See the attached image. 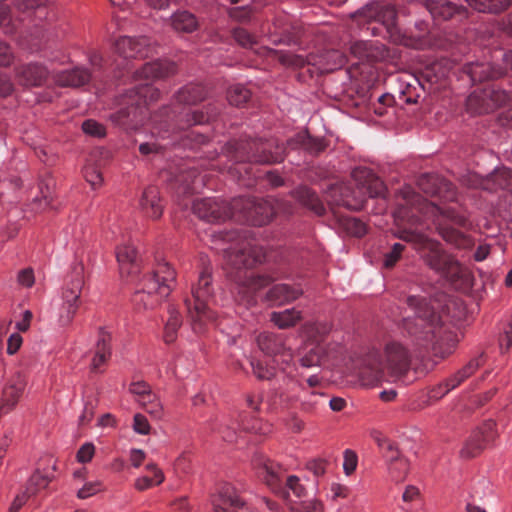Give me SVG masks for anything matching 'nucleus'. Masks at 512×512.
Segmentation results:
<instances>
[{"mask_svg": "<svg viewBox=\"0 0 512 512\" xmlns=\"http://www.w3.org/2000/svg\"><path fill=\"white\" fill-rule=\"evenodd\" d=\"M419 188L427 195L437 197L441 204L429 202L417 194L411 187L402 191L401 199L394 212L397 226L395 235L412 243L423 262L439 275L454 280L460 276L461 265L442 245L414 228L422 219H430L436 225L440 236L458 249H470L473 239L463 232L451 227L449 223L468 228L470 222L466 211L457 203V193L451 182L437 174H424L418 180Z\"/></svg>", "mask_w": 512, "mask_h": 512, "instance_id": "1", "label": "nucleus"}, {"mask_svg": "<svg viewBox=\"0 0 512 512\" xmlns=\"http://www.w3.org/2000/svg\"><path fill=\"white\" fill-rule=\"evenodd\" d=\"M214 241L229 244L222 248L227 265L231 267V278L236 284L237 298L245 305L255 303L256 293L270 284L273 278L254 274L251 269L266 259L264 249L242 235L239 231H214Z\"/></svg>", "mask_w": 512, "mask_h": 512, "instance_id": "2", "label": "nucleus"}, {"mask_svg": "<svg viewBox=\"0 0 512 512\" xmlns=\"http://www.w3.org/2000/svg\"><path fill=\"white\" fill-rule=\"evenodd\" d=\"M175 73V63L168 60L148 62L136 70L135 86L123 96L124 107L111 115L112 121L125 130L138 129L148 117V106L160 97V91L152 83Z\"/></svg>", "mask_w": 512, "mask_h": 512, "instance_id": "3", "label": "nucleus"}, {"mask_svg": "<svg viewBox=\"0 0 512 512\" xmlns=\"http://www.w3.org/2000/svg\"><path fill=\"white\" fill-rule=\"evenodd\" d=\"M219 113V108L209 104L205 110L191 111L187 108L171 109L162 108L159 113L151 117L152 130L148 141L139 144V153L144 157L162 154L169 144H180L183 147H193L188 140L193 134H186L184 137L177 136L193 125H201L213 120Z\"/></svg>", "mask_w": 512, "mask_h": 512, "instance_id": "4", "label": "nucleus"}, {"mask_svg": "<svg viewBox=\"0 0 512 512\" xmlns=\"http://www.w3.org/2000/svg\"><path fill=\"white\" fill-rule=\"evenodd\" d=\"M405 303L414 313L403 319L402 327L416 345L431 349L436 356L450 355L458 342L457 336L445 327L441 315L425 296L408 295Z\"/></svg>", "mask_w": 512, "mask_h": 512, "instance_id": "5", "label": "nucleus"}, {"mask_svg": "<svg viewBox=\"0 0 512 512\" xmlns=\"http://www.w3.org/2000/svg\"><path fill=\"white\" fill-rule=\"evenodd\" d=\"M411 364L409 350L400 342L389 341L383 351L371 350L362 356L358 377L364 386H376L390 378L404 376Z\"/></svg>", "mask_w": 512, "mask_h": 512, "instance_id": "6", "label": "nucleus"}, {"mask_svg": "<svg viewBox=\"0 0 512 512\" xmlns=\"http://www.w3.org/2000/svg\"><path fill=\"white\" fill-rule=\"evenodd\" d=\"M287 147L284 144H279L275 140H262V139H240L229 144L228 151L231 158L238 165L243 167L236 168L238 173L242 170L251 178H261L260 174L256 175L252 172V164H273L282 162L286 155Z\"/></svg>", "mask_w": 512, "mask_h": 512, "instance_id": "7", "label": "nucleus"}, {"mask_svg": "<svg viewBox=\"0 0 512 512\" xmlns=\"http://www.w3.org/2000/svg\"><path fill=\"white\" fill-rule=\"evenodd\" d=\"M176 272L167 262L157 264L152 274L143 278L141 288L135 292L132 302L137 311L155 308L171 293Z\"/></svg>", "mask_w": 512, "mask_h": 512, "instance_id": "8", "label": "nucleus"}, {"mask_svg": "<svg viewBox=\"0 0 512 512\" xmlns=\"http://www.w3.org/2000/svg\"><path fill=\"white\" fill-rule=\"evenodd\" d=\"M211 284V272L206 267L200 273L197 284L192 287V298L184 300L192 329L196 334H203L207 330V325L215 319L214 312L209 307L213 299Z\"/></svg>", "mask_w": 512, "mask_h": 512, "instance_id": "9", "label": "nucleus"}, {"mask_svg": "<svg viewBox=\"0 0 512 512\" xmlns=\"http://www.w3.org/2000/svg\"><path fill=\"white\" fill-rule=\"evenodd\" d=\"M359 27L376 23L378 26L367 27L373 35H381L382 30L395 43L408 45L397 26V12L394 6L380 2H371L352 15Z\"/></svg>", "mask_w": 512, "mask_h": 512, "instance_id": "10", "label": "nucleus"}, {"mask_svg": "<svg viewBox=\"0 0 512 512\" xmlns=\"http://www.w3.org/2000/svg\"><path fill=\"white\" fill-rule=\"evenodd\" d=\"M253 467L260 480H262L273 493L288 499L291 491L294 496L301 498L306 495L305 487L297 476L290 475L284 479L281 467L264 455H256L252 460Z\"/></svg>", "mask_w": 512, "mask_h": 512, "instance_id": "11", "label": "nucleus"}, {"mask_svg": "<svg viewBox=\"0 0 512 512\" xmlns=\"http://www.w3.org/2000/svg\"><path fill=\"white\" fill-rule=\"evenodd\" d=\"M235 219L255 226L269 223L280 209L278 201L257 199L255 197H238L232 200Z\"/></svg>", "mask_w": 512, "mask_h": 512, "instance_id": "12", "label": "nucleus"}, {"mask_svg": "<svg viewBox=\"0 0 512 512\" xmlns=\"http://www.w3.org/2000/svg\"><path fill=\"white\" fill-rule=\"evenodd\" d=\"M85 287V267L82 262L75 263L67 275L62 288V308L60 323H71L81 305V294Z\"/></svg>", "mask_w": 512, "mask_h": 512, "instance_id": "13", "label": "nucleus"}, {"mask_svg": "<svg viewBox=\"0 0 512 512\" xmlns=\"http://www.w3.org/2000/svg\"><path fill=\"white\" fill-rule=\"evenodd\" d=\"M256 341L263 353L268 356L280 357V360L275 361L280 365L281 371L290 380H296L298 369L292 362L293 355L291 349L286 347L284 334L262 332L257 336Z\"/></svg>", "mask_w": 512, "mask_h": 512, "instance_id": "14", "label": "nucleus"}, {"mask_svg": "<svg viewBox=\"0 0 512 512\" xmlns=\"http://www.w3.org/2000/svg\"><path fill=\"white\" fill-rule=\"evenodd\" d=\"M511 101V95L494 85L474 90L466 100V110L472 115L492 112Z\"/></svg>", "mask_w": 512, "mask_h": 512, "instance_id": "15", "label": "nucleus"}, {"mask_svg": "<svg viewBox=\"0 0 512 512\" xmlns=\"http://www.w3.org/2000/svg\"><path fill=\"white\" fill-rule=\"evenodd\" d=\"M279 60L282 64L294 68H302L305 65H319L325 71H333L346 63V56L338 50H328L320 57L286 52L279 55Z\"/></svg>", "mask_w": 512, "mask_h": 512, "instance_id": "16", "label": "nucleus"}, {"mask_svg": "<svg viewBox=\"0 0 512 512\" xmlns=\"http://www.w3.org/2000/svg\"><path fill=\"white\" fill-rule=\"evenodd\" d=\"M193 213L202 220L218 223L228 218H235L232 201L230 203L216 198L196 199L192 203Z\"/></svg>", "mask_w": 512, "mask_h": 512, "instance_id": "17", "label": "nucleus"}, {"mask_svg": "<svg viewBox=\"0 0 512 512\" xmlns=\"http://www.w3.org/2000/svg\"><path fill=\"white\" fill-rule=\"evenodd\" d=\"M169 174L170 181L178 195L197 192L204 180V177L190 163L181 164V166Z\"/></svg>", "mask_w": 512, "mask_h": 512, "instance_id": "18", "label": "nucleus"}, {"mask_svg": "<svg viewBox=\"0 0 512 512\" xmlns=\"http://www.w3.org/2000/svg\"><path fill=\"white\" fill-rule=\"evenodd\" d=\"M497 436L496 423L493 420L485 421L466 441L461 450V455L466 458L475 457L490 443L494 442Z\"/></svg>", "mask_w": 512, "mask_h": 512, "instance_id": "19", "label": "nucleus"}, {"mask_svg": "<svg viewBox=\"0 0 512 512\" xmlns=\"http://www.w3.org/2000/svg\"><path fill=\"white\" fill-rule=\"evenodd\" d=\"M497 436L496 423L493 420L485 421L466 441L461 450V455L466 458L475 457L490 443L494 442Z\"/></svg>", "mask_w": 512, "mask_h": 512, "instance_id": "20", "label": "nucleus"}, {"mask_svg": "<svg viewBox=\"0 0 512 512\" xmlns=\"http://www.w3.org/2000/svg\"><path fill=\"white\" fill-rule=\"evenodd\" d=\"M114 51L125 59L145 58L153 51V42L147 36H121L114 42Z\"/></svg>", "mask_w": 512, "mask_h": 512, "instance_id": "21", "label": "nucleus"}, {"mask_svg": "<svg viewBox=\"0 0 512 512\" xmlns=\"http://www.w3.org/2000/svg\"><path fill=\"white\" fill-rule=\"evenodd\" d=\"M352 178L361 194H368L370 198H384L386 187L370 169L358 167L352 171Z\"/></svg>", "mask_w": 512, "mask_h": 512, "instance_id": "22", "label": "nucleus"}, {"mask_svg": "<svg viewBox=\"0 0 512 512\" xmlns=\"http://www.w3.org/2000/svg\"><path fill=\"white\" fill-rule=\"evenodd\" d=\"M214 512H237L245 506L244 501L239 497L237 490L229 483L222 484L218 493L212 500Z\"/></svg>", "mask_w": 512, "mask_h": 512, "instance_id": "23", "label": "nucleus"}, {"mask_svg": "<svg viewBox=\"0 0 512 512\" xmlns=\"http://www.w3.org/2000/svg\"><path fill=\"white\" fill-rule=\"evenodd\" d=\"M423 3L434 18L444 20L456 18L461 21L468 16L465 7L457 6L447 0H423Z\"/></svg>", "mask_w": 512, "mask_h": 512, "instance_id": "24", "label": "nucleus"}, {"mask_svg": "<svg viewBox=\"0 0 512 512\" xmlns=\"http://www.w3.org/2000/svg\"><path fill=\"white\" fill-rule=\"evenodd\" d=\"M50 75L47 67L40 63L24 64L16 69V76L24 86H41Z\"/></svg>", "mask_w": 512, "mask_h": 512, "instance_id": "25", "label": "nucleus"}, {"mask_svg": "<svg viewBox=\"0 0 512 512\" xmlns=\"http://www.w3.org/2000/svg\"><path fill=\"white\" fill-rule=\"evenodd\" d=\"M139 205L146 217L152 220L159 219L163 214L164 205L158 187L148 186L145 188L140 197Z\"/></svg>", "mask_w": 512, "mask_h": 512, "instance_id": "26", "label": "nucleus"}, {"mask_svg": "<svg viewBox=\"0 0 512 512\" xmlns=\"http://www.w3.org/2000/svg\"><path fill=\"white\" fill-rule=\"evenodd\" d=\"M464 72L472 82H482L488 79L499 78L505 74L502 67H494L489 62H471L465 65Z\"/></svg>", "mask_w": 512, "mask_h": 512, "instance_id": "27", "label": "nucleus"}, {"mask_svg": "<svg viewBox=\"0 0 512 512\" xmlns=\"http://www.w3.org/2000/svg\"><path fill=\"white\" fill-rule=\"evenodd\" d=\"M52 77L59 86L80 87L90 81L91 74L87 69L77 67L72 70L55 73Z\"/></svg>", "mask_w": 512, "mask_h": 512, "instance_id": "28", "label": "nucleus"}, {"mask_svg": "<svg viewBox=\"0 0 512 512\" xmlns=\"http://www.w3.org/2000/svg\"><path fill=\"white\" fill-rule=\"evenodd\" d=\"M116 258L122 275H132L139 271L140 264L137 251L132 245L125 244L119 246L116 250Z\"/></svg>", "mask_w": 512, "mask_h": 512, "instance_id": "29", "label": "nucleus"}, {"mask_svg": "<svg viewBox=\"0 0 512 512\" xmlns=\"http://www.w3.org/2000/svg\"><path fill=\"white\" fill-rule=\"evenodd\" d=\"M111 334L100 329L95 347V355L92 359V370L99 371L101 365L105 364L111 357Z\"/></svg>", "mask_w": 512, "mask_h": 512, "instance_id": "30", "label": "nucleus"}, {"mask_svg": "<svg viewBox=\"0 0 512 512\" xmlns=\"http://www.w3.org/2000/svg\"><path fill=\"white\" fill-rule=\"evenodd\" d=\"M302 293L300 288L287 284H276L267 292L266 298L274 304L281 305L296 300Z\"/></svg>", "mask_w": 512, "mask_h": 512, "instance_id": "31", "label": "nucleus"}, {"mask_svg": "<svg viewBox=\"0 0 512 512\" xmlns=\"http://www.w3.org/2000/svg\"><path fill=\"white\" fill-rule=\"evenodd\" d=\"M293 197L303 206L321 216L325 213V206L314 191L302 186L293 191Z\"/></svg>", "mask_w": 512, "mask_h": 512, "instance_id": "32", "label": "nucleus"}, {"mask_svg": "<svg viewBox=\"0 0 512 512\" xmlns=\"http://www.w3.org/2000/svg\"><path fill=\"white\" fill-rule=\"evenodd\" d=\"M206 97V90L201 84H188L182 87L175 95L178 104L195 105Z\"/></svg>", "mask_w": 512, "mask_h": 512, "instance_id": "33", "label": "nucleus"}, {"mask_svg": "<svg viewBox=\"0 0 512 512\" xmlns=\"http://www.w3.org/2000/svg\"><path fill=\"white\" fill-rule=\"evenodd\" d=\"M349 189L346 186H332L330 191L327 194L326 200L332 204L337 206H344L348 209H361L364 206V200L356 201L352 203V201L347 196Z\"/></svg>", "mask_w": 512, "mask_h": 512, "instance_id": "34", "label": "nucleus"}, {"mask_svg": "<svg viewBox=\"0 0 512 512\" xmlns=\"http://www.w3.org/2000/svg\"><path fill=\"white\" fill-rule=\"evenodd\" d=\"M233 38L235 41L246 49L253 50L259 55L278 54L274 50L267 49L265 47H259L258 41L254 35L249 33L244 28H235L233 30Z\"/></svg>", "mask_w": 512, "mask_h": 512, "instance_id": "35", "label": "nucleus"}, {"mask_svg": "<svg viewBox=\"0 0 512 512\" xmlns=\"http://www.w3.org/2000/svg\"><path fill=\"white\" fill-rule=\"evenodd\" d=\"M171 26L176 32L192 33L198 28L199 22L194 14L178 11L171 16Z\"/></svg>", "mask_w": 512, "mask_h": 512, "instance_id": "36", "label": "nucleus"}, {"mask_svg": "<svg viewBox=\"0 0 512 512\" xmlns=\"http://www.w3.org/2000/svg\"><path fill=\"white\" fill-rule=\"evenodd\" d=\"M473 9L484 13H500L506 10L512 0H466Z\"/></svg>", "mask_w": 512, "mask_h": 512, "instance_id": "37", "label": "nucleus"}, {"mask_svg": "<svg viewBox=\"0 0 512 512\" xmlns=\"http://www.w3.org/2000/svg\"><path fill=\"white\" fill-rule=\"evenodd\" d=\"M301 318V312L295 308L286 309L281 312H272L270 317L271 321L280 329L294 326Z\"/></svg>", "mask_w": 512, "mask_h": 512, "instance_id": "38", "label": "nucleus"}, {"mask_svg": "<svg viewBox=\"0 0 512 512\" xmlns=\"http://www.w3.org/2000/svg\"><path fill=\"white\" fill-rule=\"evenodd\" d=\"M296 144H300L310 153L318 154L322 152L326 144L322 139L313 138L308 134H298L295 139H291L287 142V146L292 148L296 147Z\"/></svg>", "mask_w": 512, "mask_h": 512, "instance_id": "39", "label": "nucleus"}, {"mask_svg": "<svg viewBox=\"0 0 512 512\" xmlns=\"http://www.w3.org/2000/svg\"><path fill=\"white\" fill-rule=\"evenodd\" d=\"M488 180L492 187L489 191L497 189L512 190V170L508 168L496 169L488 175Z\"/></svg>", "mask_w": 512, "mask_h": 512, "instance_id": "40", "label": "nucleus"}, {"mask_svg": "<svg viewBox=\"0 0 512 512\" xmlns=\"http://www.w3.org/2000/svg\"><path fill=\"white\" fill-rule=\"evenodd\" d=\"M325 358V351L322 344H309L306 347V353L300 359L301 366L310 368L321 365Z\"/></svg>", "mask_w": 512, "mask_h": 512, "instance_id": "41", "label": "nucleus"}, {"mask_svg": "<svg viewBox=\"0 0 512 512\" xmlns=\"http://www.w3.org/2000/svg\"><path fill=\"white\" fill-rule=\"evenodd\" d=\"M146 469L153 473V477L143 476L136 480L135 487L140 491H144L154 485H159L164 481L163 472L154 463H148Z\"/></svg>", "mask_w": 512, "mask_h": 512, "instance_id": "42", "label": "nucleus"}, {"mask_svg": "<svg viewBox=\"0 0 512 512\" xmlns=\"http://www.w3.org/2000/svg\"><path fill=\"white\" fill-rule=\"evenodd\" d=\"M169 318L165 324L164 328V341L167 344L173 343L176 340L177 331L181 326L182 320L179 312L173 308H169Z\"/></svg>", "mask_w": 512, "mask_h": 512, "instance_id": "43", "label": "nucleus"}, {"mask_svg": "<svg viewBox=\"0 0 512 512\" xmlns=\"http://www.w3.org/2000/svg\"><path fill=\"white\" fill-rule=\"evenodd\" d=\"M330 329V326L326 323H312L305 326L304 333L311 344H321Z\"/></svg>", "mask_w": 512, "mask_h": 512, "instance_id": "44", "label": "nucleus"}, {"mask_svg": "<svg viewBox=\"0 0 512 512\" xmlns=\"http://www.w3.org/2000/svg\"><path fill=\"white\" fill-rule=\"evenodd\" d=\"M53 476L48 474H43L39 471H36L30 478L26 491H24L29 497L35 495L40 490L46 488L48 484L51 482Z\"/></svg>", "mask_w": 512, "mask_h": 512, "instance_id": "45", "label": "nucleus"}, {"mask_svg": "<svg viewBox=\"0 0 512 512\" xmlns=\"http://www.w3.org/2000/svg\"><path fill=\"white\" fill-rule=\"evenodd\" d=\"M485 362L484 354H480L474 359L470 360L464 367L459 369L453 375L458 379L461 384L471 377Z\"/></svg>", "mask_w": 512, "mask_h": 512, "instance_id": "46", "label": "nucleus"}, {"mask_svg": "<svg viewBox=\"0 0 512 512\" xmlns=\"http://www.w3.org/2000/svg\"><path fill=\"white\" fill-rule=\"evenodd\" d=\"M251 97V92L244 86L237 84L229 88L227 99L231 105L241 106Z\"/></svg>", "mask_w": 512, "mask_h": 512, "instance_id": "47", "label": "nucleus"}, {"mask_svg": "<svg viewBox=\"0 0 512 512\" xmlns=\"http://www.w3.org/2000/svg\"><path fill=\"white\" fill-rule=\"evenodd\" d=\"M404 250L405 245L401 243H394L387 252L383 253V267L386 269H392L401 259Z\"/></svg>", "mask_w": 512, "mask_h": 512, "instance_id": "48", "label": "nucleus"}, {"mask_svg": "<svg viewBox=\"0 0 512 512\" xmlns=\"http://www.w3.org/2000/svg\"><path fill=\"white\" fill-rule=\"evenodd\" d=\"M367 61H385L390 58V50L379 41L369 42Z\"/></svg>", "mask_w": 512, "mask_h": 512, "instance_id": "49", "label": "nucleus"}, {"mask_svg": "<svg viewBox=\"0 0 512 512\" xmlns=\"http://www.w3.org/2000/svg\"><path fill=\"white\" fill-rule=\"evenodd\" d=\"M15 6L21 12L35 10L39 18H42L46 14L43 0H15Z\"/></svg>", "mask_w": 512, "mask_h": 512, "instance_id": "50", "label": "nucleus"}, {"mask_svg": "<svg viewBox=\"0 0 512 512\" xmlns=\"http://www.w3.org/2000/svg\"><path fill=\"white\" fill-rule=\"evenodd\" d=\"M343 228L346 232L355 237H362L366 234V224L354 217H346L342 220Z\"/></svg>", "mask_w": 512, "mask_h": 512, "instance_id": "51", "label": "nucleus"}, {"mask_svg": "<svg viewBox=\"0 0 512 512\" xmlns=\"http://www.w3.org/2000/svg\"><path fill=\"white\" fill-rule=\"evenodd\" d=\"M389 475L392 480L399 482L405 479L409 464L406 458L400 459L387 465Z\"/></svg>", "mask_w": 512, "mask_h": 512, "instance_id": "52", "label": "nucleus"}, {"mask_svg": "<svg viewBox=\"0 0 512 512\" xmlns=\"http://www.w3.org/2000/svg\"><path fill=\"white\" fill-rule=\"evenodd\" d=\"M499 347L502 354L507 353L512 347V315L503 324L499 335Z\"/></svg>", "mask_w": 512, "mask_h": 512, "instance_id": "53", "label": "nucleus"}, {"mask_svg": "<svg viewBox=\"0 0 512 512\" xmlns=\"http://www.w3.org/2000/svg\"><path fill=\"white\" fill-rule=\"evenodd\" d=\"M289 509L290 512H323V505L320 501L312 499L309 501L292 503Z\"/></svg>", "mask_w": 512, "mask_h": 512, "instance_id": "54", "label": "nucleus"}, {"mask_svg": "<svg viewBox=\"0 0 512 512\" xmlns=\"http://www.w3.org/2000/svg\"><path fill=\"white\" fill-rule=\"evenodd\" d=\"M254 375L260 380H270L275 375V369L261 361L251 360L250 362Z\"/></svg>", "mask_w": 512, "mask_h": 512, "instance_id": "55", "label": "nucleus"}, {"mask_svg": "<svg viewBox=\"0 0 512 512\" xmlns=\"http://www.w3.org/2000/svg\"><path fill=\"white\" fill-rule=\"evenodd\" d=\"M462 183L470 188H481L484 190L491 189L489 185L488 176L486 178L480 177L476 173H468L462 177Z\"/></svg>", "mask_w": 512, "mask_h": 512, "instance_id": "56", "label": "nucleus"}, {"mask_svg": "<svg viewBox=\"0 0 512 512\" xmlns=\"http://www.w3.org/2000/svg\"><path fill=\"white\" fill-rule=\"evenodd\" d=\"M82 130L85 134L102 138L106 135L105 127L93 119L85 120L82 124Z\"/></svg>", "mask_w": 512, "mask_h": 512, "instance_id": "57", "label": "nucleus"}, {"mask_svg": "<svg viewBox=\"0 0 512 512\" xmlns=\"http://www.w3.org/2000/svg\"><path fill=\"white\" fill-rule=\"evenodd\" d=\"M84 177L93 188H96L102 183V174L99 168L95 165L88 164L84 168Z\"/></svg>", "mask_w": 512, "mask_h": 512, "instance_id": "58", "label": "nucleus"}, {"mask_svg": "<svg viewBox=\"0 0 512 512\" xmlns=\"http://www.w3.org/2000/svg\"><path fill=\"white\" fill-rule=\"evenodd\" d=\"M369 42L370 41L353 42L350 46L351 55L359 60H367L368 59V51H369V47H370Z\"/></svg>", "mask_w": 512, "mask_h": 512, "instance_id": "59", "label": "nucleus"}, {"mask_svg": "<svg viewBox=\"0 0 512 512\" xmlns=\"http://www.w3.org/2000/svg\"><path fill=\"white\" fill-rule=\"evenodd\" d=\"M358 463V457L356 453L350 449H346L344 451V462H343V469L346 475H351Z\"/></svg>", "mask_w": 512, "mask_h": 512, "instance_id": "60", "label": "nucleus"}, {"mask_svg": "<svg viewBox=\"0 0 512 512\" xmlns=\"http://www.w3.org/2000/svg\"><path fill=\"white\" fill-rule=\"evenodd\" d=\"M374 441L377 443L380 448L382 454L391 452L396 448L394 442L390 441L387 437H385L381 432L375 431L372 434Z\"/></svg>", "mask_w": 512, "mask_h": 512, "instance_id": "61", "label": "nucleus"}, {"mask_svg": "<svg viewBox=\"0 0 512 512\" xmlns=\"http://www.w3.org/2000/svg\"><path fill=\"white\" fill-rule=\"evenodd\" d=\"M94 453L95 446L92 443L87 442L79 448L76 458L80 463H87L92 460Z\"/></svg>", "mask_w": 512, "mask_h": 512, "instance_id": "62", "label": "nucleus"}, {"mask_svg": "<svg viewBox=\"0 0 512 512\" xmlns=\"http://www.w3.org/2000/svg\"><path fill=\"white\" fill-rule=\"evenodd\" d=\"M133 429L136 433L141 435L149 434L150 425L147 418L140 413L135 414L133 419Z\"/></svg>", "mask_w": 512, "mask_h": 512, "instance_id": "63", "label": "nucleus"}, {"mask_svg": "<svg viewBox=\"0 0 512 512\" xmlns=\"http://www.w3.org/2000/svg\"><path fill=\"white\" fill-rule=\"evenodd\" d=\"M18 283L26 288L33 286L35 282L34 272L31 268H25L18 273Z\"/></svg>", "mask_w": 512, "mask_h": 512, "instance_id": "64", "label": "nucleus"}]
</instances>
